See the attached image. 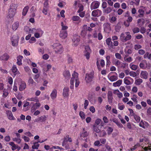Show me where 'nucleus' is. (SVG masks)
Instances as JSON below:
<instances>
[{
    "instance_id": "nucleus-1",
    "label": "nucleus",
    "mask_w": 151,
    "mask_h": 151,
    "mask_svg": "<svg viewBox=\"0 0 151 151\" xmlns=\"http://www.w3.org/2000/svg\"><path fill=\"white\" fill-rule=\"evenodd\" d=\"M106 44L108 45L109 50L111 52L114 51V46H117L118 45L119 42L117 41H114L113 43L110 37L107 38L106 40Z\"/></svg>"
},
{
    "instance_id": "nucleus-2",
    "label": "nucleus",
    "mask_w": 151,
    "mask_h": 151,
    "mask_svg": "<svg viewBox=\"0 0 151 151\" xmlns=\"http://www.w3.org/2000/svg\"><path fill=\"white\" fill-rule=\"evenodd\" d=\"M17 8V4L13 3L11 4L8 10V17L10 19L13 18L16 14Z\"/></svg>"
},
{
    "instance_id": "nucleus-3",
    "label": "nucleus",
    "mask_w": 151,
    "mask_h": 151,
    "mask_svg": "<svg viewBox=\"0 0 151 151\" xmlns=\"http://www.w3.org/2000/svg\"><path fill=\"white\" fill-rule=\"evenodd\" d=\"M53 49L56 53L60 54L63 52V48L62 46L59 43H55L53 45Z\"/></svg>"
},
{
    "instance_id": "nucleus-4",
    "label": "nucleus",
    "mask_w": 151,
    "mask_h": 151,
    "mask_svg": "<svg viewBox=\"0 0 151 151\" xmlns=\"http://www.w3.org/2000/svg\"><path fill=\"white\" fill-rule=\"evenodd\" d=\"M94 72L91 71L89 73L86 74L85 80L87 83H89L92 81L94 78Z\"/></svg>"
},
{
    "instance_id": "nucleus-5",
    "label": "nucleus",
    "mask_w": 151,
    "mask_h": 151,
    "mask_svg": "<svg viewBox=\"0 0 151 151\" xmlns=\"http://www.w3.org/2000/svg\"><path fill=\"white\" fill-rule=\"evenodd\" d=\"M19 37L17 35H14L11 38L10 40L12 45L14 47H17L18 45Z\"/></svg>"
},
{
    "instance_id": "nucleus-6",
    "label": "nucleus",
    "mask_w": 151,
    "mask_h": 151,
    "mask_svg": "<svg viewBox=\"0 0 151 151\" xmlns=\"http://www.w3.org/2000/svg\"><path fill=\"white\" fill-rule=\"evenodd\" d=\"M78 74L74 71L72 75V77L71 78H73L74 83L75 81V87H78V86L80 82L79 79L78 78Z\"/></svg>"
},
{
    "instance_id": "nucleus-7",
    "label": "nucleus",
    "mask_w": 151,
    "mask_h": 151,
    "mask_svg": "<svg viewBox=\"0 0 151 151\" xmlns=\"http://www.w3.org/2000/svg\"><path fill=\"white\" fill-rule=\"evenodd\" d=\"M73 42V45L76 47L78 46L80 41V37L77 35H74L73 39H72Z\"/></svg>"
},
{
    "instance_id": "nucleus-8",
    "label": "nucleus",
    "mask_w": 151,
    "mask_h": 151,
    "mask_svg": "<svg viewBox=\"0 0 151 151\" xmlns=\"http://www.w3.org/2000/svg\"><path fill=\"white\" fill-rule=\"evenodd\" d=\"M44 33V31L41 28L36 29V32L34 34V36L36 38H38L42 36Z\"/></svg>"
},
{
    "instance_id": "nucleus-9",
    "label": "nucleus",
    "mask_w": 151,
    "mask_h": 151,
    "mask_svg": "<svg viewBox=\"0 0 151 151\" xmlns=\"http://www.w3.org/2000/svg\"><path fill=\"white\" fill-rule=\"evenodd\" d=\"M91 50L89 46H86L85 47L84 51V55L86 57L87 59H88L90 58V53Z\"/></svg>"
},
{
    "instance_id": "nucleus-10",
    "label": "nucleus",
    "mask_w": 151,
    "mask_h": 151,
    "mask_svg": "<svg viewBox=\"0 0 151 151\" xmlns=\"http://www.w3.org/2000/svg\"><path fill=\"white\" fill-rule=\"evenodd\" d=\"M100 3L97 1L93 2L91 4L90 8L91 10L98 8L99 6Z\"/></svg>"
},
{
    "instance_id": "nucleus-11",
    "label": "nucleus",
    "mask_w": 151,
    "mask_h": 151,
    "mask_svg": "<svg viewBox=\"0 0 151 151\" xmlns=\"http://www.w3.org/2000/svg\"><path fill=\"white\" fill-rule=\"evenodd\" d=\"M102 13L101 11L97 9L94 10L92 12V16L94 17H98L101 15Z\"/></svg>"
},
{
    "instance_id": "nucleus-12",
    "label": "nucleus",
    "mask_w": 151,
    "mask_h": 151,
    "mask_svg": "<svg viewBox=\"0 0 151 151\" xmlns=\"http://www.w3.org/2000/svg\"><path fill=\"white\" fill-rule=\"evenodd\" d=\"M6 114L7 118L9 119L10 120H15L16 119L11 111L8 110L6 111Z\"/></svg>"
},
{
    "instance_id": "nucleus-13",
    "label": "nucleus",
    "mask_w": 151,
    "mask_h": 151,
    "mask_svg": "<svg viewBox=\"0 0 151 151\" xmlns=\"http://www.w3.org/2000/svg\"><path fill=\"white\" fill-rule=\"evenodd\" d=\"M69 88L68 87H65L63 89V95L64 97H68L69 96Z\"/></svg>"
},
{
    "instance_id": "nucleus-14",
    "label": "nucleus",
    "mask_w": 151,
    "mask_h": 151,
    "mask_svg": "<svg viewBox=\"0 0 151 151\" xmlns=\"http://www.w3.org/2000/svg\"><path fill=\"white\" fill-rule=\"evenodd\" d=\"M9 58V56L6 53H4L0 56V60L7 61Z\"/></svg>"
},
{
    "instance_id": "nucleus-15",
    "label": "nucleus",
    "mask_w": 151,
    "mask_h": 151,
    "mask_svg": "<svg viewBox=\"0 0 151 151\" xmlns=\"http://www.w3.org/2000/svg\"><path fill=\"white\" fill-rule=\"evenodd\" d=\"M149 125L147 122L145 121H143V120H141L139 124V126L144 129L147 128Z\"/></svg>"
},
{
    "instance_id": "nucleus-16",
    "label": "nucleus",
    "mask_w": 151,
    "mask_h": 151,
    "mask_svg": "<svg viewBox=\"0 0 151 151\" xmlns=\"http://www.w3.org/2000/svg\"><path fill=\"white\" fill-rule=\"evenodd\" d=\"M40 106V104L39 102H36L32 106L31 111V112H34Z\"/></svg>"
},
{
    "instance_id": "nucleus-17",
    "label": "nucleus",
    "mask_w": 151,
    "mask_h": 151,
    "mask_svg": "<svg viewBox=\"0 0 151 151\" xmlns=\"http://www.w3.org/2000/svg\"><path fill=\"white\" fill-rule=\"evenodd\" d=\"M59 36L62 39H64L66 38L68 36L67 31H64V30H61L60 32Z\"/></svg>"
},
{
    "instance_id": "nucleus-18",
    "label": "nucleus",
    "mask_w": 151,
    "mask_h": 151,
    "mask_svg": "<svg viewBox=\"0 0 151 151\" xmlns=\"http://www.w3.org/2000/svg\"><path fill=\"white\" fill-rule=\"evenodd\" d=\"M46 120V117L45 116H41L37 118L36 119L34 122H45Z\"/></svg>"
},
{
    "instance_id": "nucleus-19",
    "label": "nucleus",
    "mask_w": 151,
    "mask_h": 151,
    "mask_svg": "<svg viewBox=\"0 0 151 151\" xmlns=\"http://www.w3.org/2000/svg\"><path fill=\"white\" fill-rule=\"evenodd\" d=\"M50 96L52 100L55 99L57 96V91L55 89H54L51 93Z\"/></svg>"
},
{
    "instance_id": "nucleus-20",
    "label": "nucleus",
    "mask_w": 151,
    "mask_h": 151,
    "mask_svg": "<svg viewBox=\"0 0 151 151\" xmlns=\"http://www.w3.org/2000/svg\"><path fill=\"white\" fill-rule=\"evenodd\" d=\"M12 70V72L14 73V76L20 73L19 71H18L17 68L15 65H13Z\"/></svg>"
},
{
    "instance_id": "nucleus-21",
    "label": "nucleus",
    "mask_w": 151,
    "mask_h": 151,
    "mask_svg": "<svg viewBox=\"0 0 151 151\" xmlns=\"http://www.w3.org/2000/svg\"><path fill=\"white\" fill-rule=\"evenodd\" d=\"M63 75L65 79L67 80L69 79L71 76V75L69 71L68 70L64 71L63 72Z\"/></svg>"
},
{
    "instance_id": "nucleus-22",
    "label": "nucleus",
    "mask_w": 151,
    "mask_h": 151,
    "mask_svg": "<svg viewBox=\"0 0 151 151\" xmlns=\"http://www.w3.org/2000/svg\"><path fill=\"white\" fill-rule=\"evenodd\" d=\"M26 87V83L24 81H22L21 82L19 85V89L20 91H22L24 90Z\"/></svg>"
},
{
    "instance_id": "nucleus-23",
    "label": "nucleus",
    "mask_w": 151,
    "mask_h": 151,
    "mask_svg": "<svg viewBox=\"0 0 151 151\" xmlns=\"http://www.w3.org/2000/svg\"><path fill=\"white\" fill-rule=\"evenodd\" d=\"M23 58V56L21 55H19L17 57V61L16 63L17 65H21L22 64V60Z\"/></svg>"
},
{
    "instance_id": "nucleus-24",
    "label": "nucleus",
    "mask_w": 151,
    "mask_h": 151,
    "mask_svg": "<svg viewBox=\"0 0 151 151\" xmlns=\"http://www.w3.org/2000/svg\"><path fill=\"white\" fill-rule=\"evenodd\" d=\"M148 75V73L146 71H142L140 73L141 78L145 79L147 78Z\"/></svg>"
},
{
    "instance_id": "nucleus-25",
    "label": "nucleus",
    "mask_w": 151,
    "mask_h": 151,
    "mask_svg": "<svg viewBox=\"0 0 151 151\" xmlns=\"http://www.w3.org/2000/svg\"><path fill=\"white\" fill-rule=\"evenodd\" d=\"M114 73L116 74V76L113 75L110 76L109 77H108L109 79L112 82L115 81L118 79L117 73L116 72Z\"/></svg>"
},
{
    "instance_id": "nucleus-26",
    "label": "nucleus",
    "mask_w": 151,
    "mask_h": 151,
    "mask_svg": "<svg viewBox=\"0 0 151 151\" xmlns=\"http://www.w3.org/2000/svg\"><path fill=\"white\" fill-rule=\"evenodd\" d=\"M104 26L105 31L107 32L110 31L111 29L110 24L109 23H105L104 25Z\"/></svg>"
},
{
    "instance_id": "nucleus-27",
    "label": "nucleus",
    "mask_w": 151,
    "mask_h": 151,
    "mask_svg": "<svg viewBox=\"0 0 151 151\" xmlns=\"http://www.w3.org/2000/svg\"><path fill=\"white\" fill-rule=\"evenodd\" d=\"M122 80H119L116 82L113 83V86L114 87L119 86L122 84Z\"/></svg>"
},
{
    "instance_id": "nucleus-28",
    "label": "nucleus",
    "mask_w": 151,
    "mask_h": 151,
    "mask_svg": "<svg viewBox=\"0 0 151 151\" xmlns=\"http://www.w3.org/2000/svg\"><path fill=\"white\" fill-rule=\"evenodd\" d=\"M112 11V9L110 7H109L106 8V9H104L103 10L104 13L105 14H108L111 12Z\"/></svg>"
},
{
    "instance_id": "nucleus-29",
    "label": "nucleus",
    "mask_w": 151,
    "mask_h": 151,
    "mask_svg": "<svg viewBox=\"0 0 151 151\" xmlns=\"http://www.w3.org/2000/svg\"><path fill=\"white\" fill-rule=\"evenodd\" d=\"M139 14L138 15V17H142L144 16V11L142 9H139L138 10Z\"/></svg>"
},
{
    "instance_id": "nucleus-30",
    "label": "nucleus",
    "mask_w": 151,
    "mask_h": 151,
    "mask_svg": "<svg viewBox=\"0 0 151 151\" xmlns=\"http://www.w3.org/2000/svg\"><path fill=\"white\" fill-rule=\"evenodd\" d=\"M29 9V7L28 6H25L23 9L22 11V14L24 16H25L27 14Z\"/></svg>"
},
{
    "instance_id": "nucleus-31",
    "label": "nucleus",
    "mask_w": 151,
    "mask_h": 151,
    "mask_svg": "<svg viewBox=\"0 0 151 151\" xmlns=\"http://www.w3.org/2000/svg\"><path fill=\"white\" fill-rule=\"evenodd\" d=\"M126 36L125 38H124V41L125 42L130 40L132 37V36L130 34V33L129 32H127L125 33Z\"/></svg>"
},
{
    "instance_id": "nucleus-32",
    "label": "nucleus",
    "mask_w": 151,
    "mask_h": 151,
    "mask_svg": "<svg viewBox=\"0 0 151 151\" xmlns=\"http://www.w3.org/2000/svg\"><path fill=\"white\" fill-rule=\"evenodd\" d=\"M108 101L109 104H110L112 102L113 97L111 93H109L108 94Z\"/></svg>"
},
{
    "instance_id": "nucleus-33",
    "label": "nucleus",
    "mask_w": 151,
    "mask_h": 151,
    "mask_svg": "<svg viewBox=\"0 0 151 151\" xmlns=\"http://www.w3.org/2000/svg\"><path fill=\"white\" fill-rule=\"evenodd\" d=\"M144 58L148 59L151 60V53L150 54L149 52H146L144 55Z\"/></svg>"
},
{
    "instance_id": "nucleus-34",
    "label": "nucleus",
    "mask_w": 151,
    "mask_h": 151,
    "mask_svg": "<svg viewBox=\"0 0 151 151\" xmlns=\"http://www.w3.org/2000/svg\"><path fill=\"white\" fill-rule=\"evenodd\" d=\"M19 22H14L12 25V29L14 30H16L19 27Z\"/></svg>"
},
{
    "instance_id": "nucleus-35",
    "label": "nucleus",
    "mask_w": 151,
    "mask_h": 151,
    "mask_svg": "<svg viewBox=\"0 0 151 151\" xmlns=\"http://www.w3.org/2000/svg\"><path fill=\"white\" fill-rule=\"evenodd\" d=\"M27 100L30 101H35L37 102L39 101L38 99V98L36 96L28 98L27 99Z\"/></svg>"
},
{
    "instance_id": "nucleus-36",
    "label": "nucleus",
    "mask_w": 151,
    "mask_h": 151,
    "mask_svg": "<svg viewBox=\"0 0 151 151\" xmlns=\"http://www.w3.org/2000/svg\"><path fill=\"white\" fill-rule=\"evenodd\" d=\"M93 130L94 132L97 133H99L100 132V130L99 128V126L96 125H94L93 126Z\"/></svg>"
},
{
    "instance_id": "nucleus-37",
    "label": "nucleus",
    "mask_w": 151,
    "mask_h": 151,
    "mask_svg": "<svg viewBox=\"0 0 151 151\" xmlns=\"http://www.w3.org/2000/svg\"><path fill=\"white\" fill-rule=\"evenodd\" d=\"M39 145L38 142H35L34 143V145L32 146V148L33 149H38Z\"/></svg>"
},
{
    "instance_id": "nucleus-38",
    "label": "nucleus",
    "mask_w": 151,
    "mask_h": 151,
    "mask_svg": "<svg viewBox=\"0 0 151 151\" xmlns=\"http://www.w3.org/2000/svg\"><path fill=\"white\" fill-rule=\"evenodd\" d=\"M68 142L67 140L64 137L62 145L63 147H65L66 149L68 148L67 145Z\"/></svg>"
},
{
    "instance_id": "nucleus-39",
    "label": "nucleus",
    "mask_w": 151,
    "mask_h": 151,
    "mask_svg": "<svg viewBox=\"0 0 151 151\" xmlns=\"http://www.w3.org/2000/svg\"><path fill=\"white\" fill-rule=\"evenodd\" d=\"M121 28V26L120 24L118 23L115 26V29L116 32H119Z\"/></svg>"
},
{
    "instance_id": "nucleus-40",
    "label": "nucleus",
    "mask_w": 151,
    "mask_h": 151,
    "mask_svg": "<svg viewBox=\"0 0 151 151\" xmlns=\"http://www.w3.org/2000/svg\"><path fill=\"white\" fill-rule=\"evenodd\" d=\"M81 18L77 16H73L72 18V20L73 21H78Z\"/></svg>"
},
{
    "instance_id": "nucleus-41",
    "label": "nucleus",
    "mask_w": 151,
    "mask_h": 151,
    "mask_svg": "<svg viewBox=\"0 0 151 151\" xmlns=\"http://www.w3.org/2000/svg\"><path fill=\"white\" fill-rule=\"evenodd\" d=\"M129 66L130 68L133 70H136L137 67V66L136 65H135L132 64V63H131L129 64Z\"/></svg>"
},
{
    "instance_id": "nucleus-42",
    "label": "nucleus",
    "mask_w": 151,
    "mask_h": 151,
    "mask_svg": "<svg viewBox=\"0 0 151 151\" xmlns=\"http://www.w3.org/2000/svg\"><path fill=\"white\" fill-rule=\"evenodd\" d=\"M61 26L62 27L61 30H64V31H67L66 30L68 29V27L67 26L64 25V23L63 22L61 23Z\"/></svg>"
},
{
    "instance_id": "nucleus-43",
    "label": "nucleus",
    "mask_w": 151,
    "mask_h": 151,
    "mask_svg": "<svg viewBox=\"0 0 151 151\" xmlns=\"http://www.w3.org/2000/svg\"><path fill=\"white\" fill-rule=\"evenodd\" d=\"M140 146L139 144V143H137L136 145H135L132 148H131L130 149L128 150L129 151H133L137 148Z\"/></svg>"
},
{
    "instance_id": "nucleus-44",
    "label": "nucleus",
    "mask_w": 151,
    "mask_h": 151,
    "mask_svg": "<svg viewBox=\"0 0 151 151\" xmlns=\"http://www.w3.org/2000/svg\"><path fill=\"white\" fill-rule=\"evenodd\" d=\"M140 68L143 69H145L147 68V65H146L143 62H142L139 65Z\"/></svg>"
},
{
    "instance_id": "nucleus-45",
    "label": "nucleus",
    "mask_w": 151,
    "mask_h": 151,
    "mask_svg": "<svg viewBox=\"0 0 151 151\" xmlns=\"http://www.w3.org/2000/svg\"><path fill=\"white\" fill-rule=\"evenodd\" d=\"M142 82V80L141 79L139 78L136 80L135 83L137 85H139Z\"/></svg>"
},
{
    "instance_id": "nucleus-46",
    "label": "nucleus",
    "mask_w": 151,
    "mask_h": 151,
    "mask_svg": "<svg viewBox=\"0 0 151 151\" xmlns=\"http://www.w3.org/2000/svg\"><path fill=\"white\" fill-rule=\"evenodd\" d=\"M12 139L13 141L16 142L18 144H20L21 142V139L19 138H14Z\"/></svg>"
},
{
    "instance_id": "nucleus-47",
    "label": "nucleus",
    "mask_w": 151,
    "mask_h": 151,
    "mask_svg": "<svg viewBox=\"0 0 151 151\" xmlns=\"http://www.w3.org/2000/svg\"><path fill=\"white\" fill-rule=\"evenodd\" d=\"M27 28H28L29 29V33H35L36 32V29L35 28H31L30 29H29L28 27H27Z\"/></svg>"
},
{
    "instance_id": "nucleus-48",
    "label": "nucleus",
    "mask_w": 151,
    "mask_h": 151,
    "mask_svg": "<svg viewBox=\"0 0 151 151\" xmlns=\"http://www.w3.org/2000/svg\"><path fill=\"white\" fill-rule=\"evenodd\" d=\"M137 96L136 95L134 94L133 95V97L131 98V99L134 101L137 104L138 102L137 100Z\"/></svg>"
},
{
    "instance_id": "nucleus-49",
    "label": "nucleus",
    "mask_w": 151,
    "mask_h": 151,
    "mask_svg": "<svg viewBox=\"0 0 151 151\" xmlns=\"http://www.w3.org/2000/svg\"><path fill=\"white\" fill-rule=\"evenodd\" d=\"M3 91V93L2 96L4 97H6L9 94L8 91L6 89H4Z\"/></svg>"
},
{
    "instance_id": "nucleus-50",
    "label": "nucleus",
    "mask_w": 151,
    "mask_h": 151,
    "mask_svg": "<svg viewBox=\"0 0 151 151\" xmlns=\"http://www.w3.org/2000/svg\"><path fill=\"white\" fill-rule=\"evenodd\" d=\"M79 115L82 119H85V114L84 113L83 111H80L79 112Z\"/></svg>"
},
{
    "instance_id": "nucleus-51",
    "label": "nucleus",
    "mask_w": 151,
    "mask_h": 151,
    "mask_svg": "<svg viewBox=\"0 0 151 151\" xmlns=\"http://www.w3.org/2000/svg\"><path fill=\"white\" fill-rule=\"evenodd\" d=\"M124 83L127 85H129L131 84V82L128 79H127L126 78H125L124 79Z\"/></svg>"
},
{
    "instance_id": "nucleus-52",
    "label": "nucleus",
    "mask_w": 151,
    "mask_h": 151,
    "mask_svg": "<svg viewBox=\"0 0 151 151\" xmlns=\"http://www.w3.org/2000/svg\"><path fill=\"white\" fill-rule=\"evenodd\" d=\"M22 138L24 139V140L25 142H29L30 140V139L28 137L25 136H22Z\"/></svg>"
},
{
    "instance_id": "nucleus-53",
    "label": "nucleus",
    "mask_w": 151,
    "mask_h": 151,
    "mask_svg": "<svg viewBox=\"0 0 151 151\" xmlns=\"http://www.w3.org/2000/svg\"><path fill=\"white\" fill-rule=\"evenodd\" d=\"M73 78H71L70 80V88L71 89H73L74 88V82L73 80Z\"/></svg>"
},
{
    "instance_id": "nucleus-54",
    "label": "nucleus",
    "mask_w": 151,
    "mask_h": 151,
    "mask_svg": "<svg viewBox=\"0 0 151 151\" xmlns=\"http://www.w3.org/2000/svg\"><path fill=\"white\" fill-rule=\"evenodd\" d=\"M64 137L66 138V139L67 140L68 142H72V138L71 137H69V136L68 135H66Z\"/></svg>"
},
{
    "instance_id": "nucleus-55",
    "label": "nucleus",
    "mask_w": 151,
    "mask_h": 151,
    "mask_svg": "<svg viewBox=\"0 0 151 151\" xmlns=\"http://www.w3.org/2000/svg\"><path fill=\"white\" fill-rule=\"evenodd\" d=\"M133 32L134 33H136L139 32V29L138 27H135L132 29Z\"/></svg>"
},
{
    "instance_id": "nucleus-56",
    "label": "nucleus",
    "mask_w": 151,
    "mask_h": 151,
    "mask_svg": "<svg viewBox=\"0 0 151 151\" xmlns=\"http://www.w3.org/2000/svg\"><path fill=\"white\" fill-rule=\"evenodd\" d=\"M94 145L95 146L98 147H100L102 145V144L100 143V141L99 140L95 141L94 143Z\"/></svg>"
},
{
    "instance_id": "nucleus-57",
    "label": "nucleus",
    "mask_w": 151,
    "mask_h": 151,
    "mask_svg": "<svg viewBox=\"0 0 151 151\" xmlns=\"http://www.w3.org/2000/svg\"><path fill=\"white\" fill-rule=\"evenodd\" d=\"M36 41V39L34 37H32L29 40V42L30 43H32L35 42Z\"/></svg>"
},
{
    "instance_id": "nucleus-58",
    "label": "nucleus",
    "mask_w": 151,
    "mask_h": 151,
    "mask_svg": "<svg viewBox=\"0 0 151 151\" xmlns=\"http://www.w3.org/2000/svg\"><path fill=\"white\" fill-rule=\"evenodd\" d=\"M48 8L43 7L42 10V13L45 15H46L47 13Z\"/></svg>"
},
{
    "instance_id": "nucleus-59",
    "label": "nucleus",
    "mask_w": 151,
    "mask_h": 151,
    "mask_svg": "<svg viewBox=\"0 0 151 151\" xmlns=\"http://www.w3.org/2000/svg\"><path fill=\"white\" fill-rule=\"evenodd\" d=\"M125 17H128V18L127 19V20H126V21L127 22H129L130 23L132 21V20H133V18L132 17H131L130 16H127V15H125Z\"/></svg>"
},
{
    "instance_id": "nucleus-60",
    "label": "nucleus",
    "mask_w": 151,
    "mask_h": 151,
    "mask_svg": "<svg viewBox=\"0 0 151 151\" xmlns=\"http://www.w3.org/2000/svg\"><path fill=\"white\" fill-rule=\"evenodd\" d=\"M113 128L111 127H108L107 129V133L108 134H110L113 131Z\"/></svg>"
},
{
    "instance_id": "nucleus-61",
    "label": "nucleus",
    "mask_w": 151,
    "mask_h": 151,
    "mask_svg": "<svg viewBox=\"0 0 151 151\" xmlns=\"http://www.w3.org/2000/svg\"><path fill=\"white\" fill-rule=\"evenodd\" d=\"M116 20V18L115 17H112L109 19V21L111 23H113Z\"/></svg>"
},
{
    "instance_id": "nucleus-62",
    "label": "nucleus",
    "mask_w": 151,
    "mask_h": 151,
    "mask_svg": "<svg viewBox=\"0 0 151 151\" xmlns=\"http://www.w3.org/2000/svg\"><path fill=\"white\" fill-rule=\"evenodd\" d=\"M16 97L18 99L21 100L22 98V94L20 93H18L17 95L16 96Z\"/></svg>"
},
{
    "instance_id": "nucleus-63",
    "label": "nucleus",
    "mask_w": 151,
    "mask_h": 151,
    "mask_svg": "<svg viewBox=\"0 0 151 151\" xmlns=\"http://www.w3.org/2000/svg\"><path fill=\"white\" fill-rule=\"evenodd\" d=\"M88 135V133L87 132L82 133L81 134V136L83 137H87Z\"/></svg>"
},
{
    "instance_id": "nucleus-64",
    "label": "nucleus",
    "mask_w": 151,
    "mask_h": 151,
    "mask_svg": "<svg viewBox=\"0 0 151 151\" xmlns=\"http://www.w3.org/2000/svg\"><path fill=\"white\" fill-rule=\"evenodd\" d=\"M134 118L137 122H139L140 120V118L139 116L137 115H134Z\"/></svg>"
}]
</instances>
